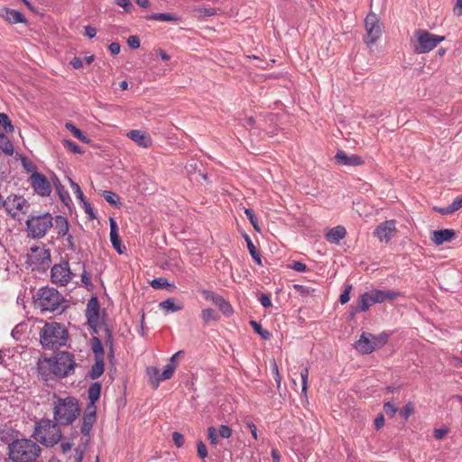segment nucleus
<instances>
[{"instance_id":"f257e3e1","label":"nucleus","mask_w":462,"mask_h":462,"mask_svg":"<svg viewBox=\"0 0 462 462\" xmlns=\"http://www.w3.org/2000/svg\"><path fill=\"white\" fill-rule=\"evenodd\" d=\"M75 360L69 352H60L51 358H45L39 363V372L47 381L51 374L63 378L74 372Z\"/></svg>"},{"instance_id":"f03ea898","label":"nucleus","mask_w":462,"mask_h":462,"mask_svg":"<svg viewBox=\"0 0 462 462\" xmlns=\"http://www.w3.org/2000/svg\"><path fill=\"white\" fill-rule=\"evenodd\" d=\"M9 457L14 462H32L41 454L39 445L27 439H16L9 447Z\"/></svg>"},{"instance_id":"7ed1b4c3","label":"nucleus","mask_w":462,"mask_h":462,"mask_svg":"<svg viewBox=\"0 0 462 462\" xmlns=\"http://www.w3.org/2000/svg\"><path fill=\"white\" fill-rule=\"evenodd\" d=\"M79 406L76 398H58L53 408V416L60 425L71 424L79 415Z\"/></svg>"},{"instance_id":"20e7f679","label":"nucleus","mask_w":462,"mask_h":462,"mask_svg":"<svg viewBox=\"0 0 462 462\" xmlns=\"http://www.w3.org/2000/svg\"><path fill=\"white\" fill-rule=\"evenodd\" d=\"M41 344L48 349L66 345L68 340V331L64 326L57 322L46 323L42 328Z\"/></svg>"},{"instance_id":"39448f33","label":"nucleus","mask_w":462,"mask_h":462,"mask_svg":"<svg viewBox=\"0 0 462 462\" xmlns=\"http://www.w3.org/2000/svg\"><path fill=\"white\" fill-rule=\"evenodd\" d=\"M445 40L444 36L436 35L427 30L418 29L411 38L412 51L416 54L428 53Z\"/></svg>"},{"instance_id":"423d86ee","label":"nucleus","mask_w":462,"mask_h":462,"mask_svg":"<svg viewBox=\"0 0 462 462\" xmlns=\"http://www.w3.org/2000/svg\"><path fill=\"white\" fill-rule=\"evenodd\" d=\"M33 437L42 444L51 447L60 440L61 431L57 423L51 420H42L35 427Z\"/></svg>"},{"instance_id":"0eeeda50","label":"nucleus","mask_w":462,"mask_h":462,"mask_svg":"<svg viewBox=\"0 0 462 462\" xmlns=\"http://www.w3.org/2000/svg\"><path fill=\"white\" fill-rule=\"evenodd\" d=\"M63 302V297L54 288H42L34 296V304L42 311H55Z\"/></svg>"},{"instance_id":"6e6552de","label":"nucleus","mask_w":462,"mask_h":462,"mask_svg":"<svg viewBox=\"0 0 462 462\" xmlns=\"http://www.w3.org/2000/svg\"><path fill=\"white\" fill-rule=\"evenodd\" d=\"M53 226V217L50 213L30 216L26 220V232L29 237L40 239Z\"/></svg>"},{"instance_id":"1a4fd4ad","label":"nucleus","mask_w":462,"mask_h":462,"mask_svg":"<svg viewBox=\"0 0 462 462\" xmlns=\"http://www.w3.org/2000/svg\"><path fill=\"white\" fill-rule=\"evenodd\" d=\"M388 341V335L382 333L380 335H373L371 333L364 332L360 338L356 342V349L363 354L368 355L374 352L376 348L383 346Z\"/></svg>"},{"instance_id":"9d476101","label":"nucleus","mask_w":462,"mask_h":462,"mask_svg":"<svg viewBox=\"0 0 462 462\" xmlns=\"http://www.w3.org/2000/svg\"><path fill=\"white\" fill-rule=\"evenodd\" d=\"M74 277L68 261L55 263L51 269V280L59 286H66Z\"/></svg>"},{"instance_id":"9b49d317","label":"nucleus","mask_w":462,"mask_h":462,"mask_svg":"<svg viewBox=\"0 0 462 462\" xmlns=\"http://www.w3.org/2000/svg\"><path fill=\"white\" fill-rule=\"evenodd\" d=\"M365 42L373 45L382 35V28L377 15L369 13L365 19Z\"/></svg>"},{"instance_id":"f8f14e48","label":"nucleus","mask_w":462,"mask_h":462,"mask_svg":"<svg viewBox=\"0 0 462 462\" xmlns=\"http://www.w3.org/2000/svg\"><path fill=\"white\" fill-rule=\"evenodd\" d=\"M4 208L8 214L15 217L19 213H26L29 204L23 197L11 195L5 199Z\"/></svg>"},{"instance_id":"ddd939ff","label":"nucleus","mask_w":462,"mask_h":462,"mask_svg":"<svg viewBox=\"0 0 462 462\" xmlns=\"http://www.w3.org/2000/svg\"><path fill=\"white\" fill-rule=\"evenodd\" d=\"M28 258L32 264L38 265L44 269L49 267L51 263V251L46 249L44 245L32 247Z\"/></svg>"},{"instance_id":"4468645a","label":"nucleus","mask_w":462,"mask_h":462,"mask_svg":"<svg viewBox=\"0 0 462 462\" xmlns=\"http://www.w3.org/2000/svg\"><path fill=\"white\" fill-rule=\"evenodd\" d=\"M397 233L395 220H386L376 226L374 235L381 242L388 243Z\"/></svg>"},{"instance_id":"2eb2a0df","label":"nucleus","mask_w":462,"mask_h":462,"mask_svg":"<svg viewBox=\"0 0 462 462\" xmlns=\"http://www.w3.org/2000/svg\"><path fill=\"white\" fill-rule=\"evenodd\" d=\"M34 191L42 197H47L51 192V186L47 178L39 172H33L30 178Z\"/></svg>"},{"instance_id":"dca6fc26","label":"nucleus","mask_w":462,"mask_h":462,"mask_svg":"<svg viewBox=\"0 0 462 462\" xmlns=\"http://www.w3.org/2000/svg\"><path fill=\"white\" fill-rule=\"evenodd\" d=\"M99 310L100 307L97 299L95 297L91 298L87 304L86 318L88 325L92 328H96L99 324Z\"/></svg>"},{"instance_id":"f3484780","label":"nucleus","mask_w":462,"mask_h":462,"mask_svg":"<svg viewBox=\"0 0 462 462\" xmlns=\"http://www.w3.org/2000/svg\"><path fill=\"white\" fill-rule=\"evenodd\" d=\"M0 17L11 24L27 23V19L22 13L8 7H3L0 9Z\"/></svg>"},{"instance_id":"a211bd4d","label":"nucleus","mask_w":462,"mask_h":462,"mask_svg":"<svg viewBox=\"0 0 462 462\" xmlns=\"http://www.w3.org/2000/svg\"><path fill=\"white\" fill-rule=\"evenodd\" d=\"M369 292L372 295L373 300L375 303H382L385 300H393L401 295L399 291L389 290H371Z\"/></svg>"},{"instance_id":"6ab92c4d","label":"nucleus","mask_w":462,"mask_h":462,"mask_svg":"<svg viewBox=\"0 0 462 462\" xmlns=\"http://www.w3.org/2000/svg\"><path fill=\"white\" fill-rule=\"evenodd\" d=\"M127 137L143 148H148L152 144V138L141 130H131L126 134Z\"/></svg>"},{"instance_id":"aec40b11","label":"nucleus","mask_w":462,"mask_h":462,"mask_svg":"<svg viewBox=\"0 0 462 462\" xmlns=\"http://www.w3.org/2000/svg\"><path fill=\"white\" fill-rule=\"evenodd\" d=\"M180 354L181 352L179 351L171 357L169 363L166 365L160 377H156V386H158L161 381L169 380L173 376V374L178 366L176 359Z\"/></svg>"},{"instance_id":"412c9836","label":"nucleus","mask_w":462,"mask_h":462,"mask_svg":"<svg viewBox=\"0 0 462 462\" xmlns=\"http://www.w3.org/2000/svg\"><path fill=\"white\" fill-rule=\"evenodd\" d=\"M336 161L340 165L346 166H358L363 164V160L356 154L347 155L343 151H338L335 156Z\"/></svg>"},{"instance_id":"4be33fe9","label":"nucleus","mask_w":462,"mask_h":462,"mask_svg":"<svg viewBox=\"0 0 462 462\" xmlns=\"http://www.w3.org/2000/svg\"><path fill=\"white\" fill-rule=\"evenodd\" d=\"M53 226L57 234V239L64 238L69 232V224L62 216H56L53 219Z\"/></svg>"},{"instance_id":"5701e85b","label":"nucleus","mask_w":462,"mask_h":462,"mask_svg":"<svg viewBox=\"0 0 462 462\" xmlns=\"http://www.w3.org/2000/svg\"><path fill=\"white\" fill-rule=\"evenodd\" d=\"M110 224V241L113 247L118 254H123L122 243L118 235V227L116 220L112 217L109 219Z\"/></svg>"},{"instance_id":"b1692460","label":"nucleus","mask_w":462,"mask_h":462,"mask_svg":"<svg viewBox=\"0 0 462 462\" xmlns=\"http://www.w3.org/2000/svg\"><path fill=\"white\" fill-rule=\"evenodd\" d=\"M455 232L452 229H441L433 232L432 241L439 245L445 242H448L455 237Z\"/></svg>"},{"instance_id":"393cba45","label":"nucleus","mask_w":462,"mask_h":462,"mask_svg":"<svg viewBox=\"0 0 462 462\" xmlns=\"http://www.w3.org/2000/svg\"><path fill=\"white\" fill-rule=\"evenodd\" d=\"M346 228L342 226H337L336 227L329 229V231L326 235V237L329 242L337 244L341 239H343L346 236Z\"/></svg>"},{"instance_id":"a878e982","label":"nucleus","mask_w":462,"mask_h":462,"mask_svg":"<svg viewBox=\"0 0 462 462\" xmlns=\"http://www.w3.org/2000/svg\"><path fill=\"white\" fill-rule=\"evenodd\" d=\"M104 373V360L102 356L96 358L95 364L89 371V377L91 379H97Z\"/></svg>"},{"instance_id":"bb28decb","label":"nucleus","mask_w":462,"mask_h":462,"mask_svg":"<svg viewBox=\"0 0 462 462\" xmlns=\"http://www.w3.org/2000/svg\"><path fill=\"white\" fill-rule=\"evenodd\" d=\"M373 304H374V302L373 300L372 295L369 291H367V292L363 293L359 297L358 303H357V309H358V310L365 312V311L368 310L370 306H372Z\"/></svg>"},{"instance_id":"cd10ccee","label":"nucleus","mask_w":462,"mask_h":462,"mask_svg":"<svg viewBox=\"0 0 462 462\" xmlns=\"http://www.w3.org/2000/svg\"><path fill=\"white\" fill-rule=\"evenodd\" d=\"M146 20H155V21H162V22H178L179 17L175 14L169 13H157L152 14L150 15L145 16Z\"/></svg>"},{"instance_id":"c85d7f7f","label":"nucleus","mask_w":462,"mask_h":462,"mask_svg":"<svg viewBox=\"0 0 462 462\" xmlns=\"http://www.w3.org/2000/svg\"><path fill=\"white\" fill-rule=\"evenodd\" d=\"M245 237L247 248H248V251H249L251 256L253 257L254 261L255 262V263L257 265L262 266L263 263H262L260 253L257 251V249H256L255 245H254V243L252 242L251 238L247 235H245Z\"/></svg>"},{"instance_id":"c756f323","label":"nucleus","mask_w":462,"mask_h":462,"mask_svg":"<svg viewBox=\"0 0 462 462\" xmlns=\"http://www.w3.org/2000/svg\"><path fill=\"white\" fill-rule=\"evenodd\" d=\"M0 150L6 155H13L14 146L9 138L3 133H0Z\"/></svg>"},{"instance_id":"7c9ffc66","label":"nucleus","mask_w":462,"mask_h":462,"mask_svg":"<svg viewBox=\"0 0 462 462\" xmlns=\"http://www.w3.org/2000/svg\"><path fill=\"white\" fill-rule=\"evenodd\" d=\"M101 393V383H93L88 391V400L91 402H96L99 397Z\"/></svg>"},{"instance_id":"2f4dec72","label":"nucleus","mask_w":462,"mask_h":462,"mask_svg":"<svg viewBox=\"0 0 462 462\" xmlns=\"http://www.w3.org/2000/svg\"><path fill=\"white\" fill-rule=\"evenodd\" d=\"M160 308L166 311L175 312L181 310L183 306L181 304H175L171 299H167L160 303Z\"/></svg>"},{"instance_id":"473e14b6","label":"nucleus","mask_w":462,"mask_h":462,"mask_svg":"<svg viewBox=\"0 0 462 462\" xmlns=\"http://www.w3.org/2000/svg\"><path fill=\"white\" fill-rule=\"evenodd\" d=\"M151 286L153 288V289H156V290H159V289H173L175 288V286L171 283H169L167 279L165 278H162V277H160V278H156V279H153L151 282H150Z\"/></svg>"},{"instance_id":"72a5a7b5","label":"nucleus","mask_w":462,"mask_h":462,"mask_svg":"<svg viewBox=\"0 0 462 462\" xmlns=\"http://www.w3.org/2000/svg\"><path fill=\"white\" fill-rule=\"evenodd\" d=\"M65 126L68 130H69L72 133V134L76 138H78L79 140H80L81 142H83L85 143H89V139L79 128H77L73 124L67 123Z\"/></svg>"},{"instance_id":"f704fd0d","label":"nucleus","mask_w":462,"mask_h":462,"mask_svg":"<svg viewBox=\"0 0 462 462\" xmlns=\"http://www.w3.org/2000/svg\"><path fill=\"white\" fill-rule=\"evenodd\" d=\"M102 196L106 202L115 207H119V196L113 191L103 190Z\"/></svg>"},{"instance_id":"c9c22d12","label":"nucleus","mask_w":462,"mask_h":462,"mask_svg":"<svg viewBox=\"0 0 462 462\" xmlns=\"http://www.w3.org/2000/svg\"><path fill=\"white\" fill-rule=\"evenodd\" d=\"M91 348H92V351L94 352V354L96 356V358H97L99 356L103 357V356H104V349H103L102 342L100 341L99 338L94 337L91 339Z\"/></svg>"},{"instance_id":"e433bc0d","label":"nucleus","mask_w":462,"mask_h":462,"mask_svg":"<svg viewBox=\"0 0 462 462\" xmlns=\"http://www.w3.org/2000/svg\"><path fill=\"white\" fill-rule=\"evenodd\" d=\"M219 309V310L225 315V316H230L233 313V308L230 305L228 301H226L223 297H221L217 302V305Z\"/></svg>"},{"instance_id":"4c0bfd02","label":"nucleus","mask_w":462,"mask_h":462,"mask_svg":"<svg viewBox=\"0 0 462 462\" xmlns=\"http://www.w3.org/2000/svg\"><path fill=\"white\" fill-rule=\"evenodd\" d=\"M96 421V418H93L91 416H83V422L81 426V432L84 435H88L94 423Z\"/></svg>"},{"instance_id":"58836bf2","label":"nucleus","mask_w":462,"mask_h":462,"mask_svg":"<svg viewBox=\"0 0 462 462\" xmlns=\"http://www.w3.org/2000/svg\"><path fill=\"white\" fill-rule=\"evenodd\" d=\"M201 319L205 323H208L211 320H217L218 316L212 309H204L200 313Z\"/></svg>"},{"instance_id":"ea45409f","label":"nucleus","mask_w":462,"mask_h":462,"mask_svg":"<svg viewBox=\"0 0 462 462\" xmlns=\"http://www.w3.org/2000/svg\"><path fill=\"white\" fill-rule=\"evenodd\" d=\"M250 324H251L252 328H254V330L257 334H259L262 337V338H263L265 340L270 338L271 333L268 330L263 329L258 322L252 320V321H250Z\"/></svg>"},{"instance_id":"a19ab883","label":"nucleus","mask_w":462,"mask_h":462,"mask_svg":"<svg viewBox=\"0 0 462 462\" xmlns=\"http://www.w3.org/2000/svg\"><path fill=\"white\" fill-rule=\"evenodd\" d=\"M201 294L206 300L211 301L214 305H217V302H218L219 299L222 297L208 290H202Z\"/></svg>"},{"instance_id":"79ce46f5","label":"nucleus","mask_w":462,"mask_h":462,"mask_svg":"<svg viewBox=\"0 0 462 462\" xmlns=\"http://www.w3.org/2000/svg\"><path fill=\"white\" fill-rule=\"evenodd\" d=\"M0 125H2L7 132H14V126L11 124L8 116L5 113H0Z\"/></svg>"},{"instance_id":"37998d69","label":"nucleus","mask_w":462,"mask_h":462,"mask_svg":"<svg viewBox=\"0 0 462 462\" xmlns=\"http://www.w3.org/2000/svg\"><path fill=\"white\" fill-rule=\"evenodd\" d=\"M300 377H301V382H302L301 392H302V393L306 394L307 389H308V379H309V368L308 367H304L300 371Z\"/></svg>"},{"instance_id":"c03bdc74","label":"nucleus","mask_w":462,"mask_h":462,"mask_svg":"<svg viewBox=\"0 0 462 462\" xmlns=\"http://www.w3.org/2000/svg\"><path fill=\"white\" fill-rule=\"evenodd\" d=\"M245 213L248 219L250 220L251 224L253 225L254 228L260 232V227L258 225L257 218L254 217V211L250 208H245Z\"/></svg>"},{"instance_id":"a18cd8bd","label":"nucleus","mask_w":462,"mask_h":462,"mask_svg":"<svg viewBox=\"0 0 462 462\" xmlns=\"http://www.w3.org/2000/svg\"><path fill=\"white\" fill-rule=\"evenodd\" d=\"M208 438L212 445L217 446L218 444L217 431L214 427L208 429Z\"/></svg>"},{"instance_id":"49530a36","label":"nucleus","mask_w":462,"mask_h":462,"mask_svg":"<svg viewBox=\"0 0 462 462\" xmlns=\"http://www.w3.org/2000/svg\"><path fill=\"white\" fill-rule=\"evenodd\" d=\"M84 416H87V417L91 416L93 418H97L96 402H89V403L87 405V407L85 409Z\"/></svg>"},{"instance_id":"de8ad7c7","label":"nucleus","mask_w":462,"mask_h":462,"mask_svg":"<svg viewBox=\"0 0 462 462\" xmlns=\"http://www.w3.org/2000/svg\"><path fill=\"white\" fill-rule=\"evenodd\" d=\"M196 12L199 14L200 17L213 16L217 14V9L213 7L209 8H198Z\"/></svg>"},{"instance_id":"09e8293b","label":"nucleus","mask_w":462,"mask_h":462,"mask_svg":"<svg viewBox=\"0 0 462 462\" xmlns=\"http://www.w3.org/2000/svg\"><path fill=\"white\" fill-rule=\"evenodd\" d=\"M63 239L65 241L66 247L70 251H75L76 245H75V239H74V236H72V234H70L69 232L68 235H66V236Z\"/></svg>"},{"instance_id":"8fccbe9b","label":"nucleus","mask_w":462,"mask_h":462,"mask_svg":"<svg viewBox=\"0 0 462 462\" xmlns=\"http://www.w3.org/2000/svg\"><path fill=\"white\" fill-rule=\"evenodd\" d=\"M289 267L296 272H306L307 271V265L299 261H293Z\"/></svg>"},{"instance_id":"3c124183","label":"nucleus","mask_w":462,"mask_h":462,"mask_svg":"<svg viewBox=\"0 0 462 462\" xmlns=\"http://www.w3.org/2000/svg\"><path fill=\"white\" fill-rule=\"evenodd\" d=\"M197 452H198V456L199 458L203 459V458L207 457L208 449H207L206 445L202 441L198 442Z\"/></svg>"},{"instance_id":"603ef678","label":"nucleus","mask_w":462,"mask_h":462,"mask_svg":"<svg viewBox=\"0 0 462 462\" xmlns=\"http://www.w3.org/2000/svg\"><path fill=\"white\" fill-rule=\"evenodd\" d=\"M115 3L124 8L126 13H131L133 5L130 0H115Z\"/></svg>"},{"instance_id":"864d4df0","label":"nucleus","mask_w":462,"mask_h":462,"mask_svg":"<svg viewBox=\"0 0 462 462\" xmlns=\"http://www.w3.org/2000/svg\"><path fill=\"white\" fill-rule=\"evenodd\" d=\"M69 183H70V186L73 189L77 198L83 201L85 197H84V194H83L79 185L78 183L74 182L70 179H69Z\"/></svg>"},{"instance_id":"5fc2aeb1","label":"nucleus","mask_w":462,"mask_h":462,"mask_svg":"<svg viewBox=\"0 0 462 462\" xmlns=\"http://www.w3.org/2000/svg\"><path fill=\"white\" fill-rule=\"evenodd\" d=\"M218 434L224 439H228L232 435V430L226 425H221L218 430Z\"/></svg>"},{"instance_id":"6e6d98bb","label":"nucleus","mask_w":462,"mask_h":462,"mask_svg":"<svg viewBox=\"0 0 462 462\" xmlns=\"http://www.w3.org/2000/svg\"><path fill=\"white\" fill-rule=\"evenodd\" d=\"M127 44L132 49H138L140 47V39L136 35H132L127 39Z\"/></svg>"},{"instance_id":"4d7b16f0","label":"nucleus","mask_w":462,"mask_h":462,"mask_svg":"<svg viewBox=\"0 0 462 462\" xmlns=\"http://www.w3.org/2000/svg\"><path fill=\"white\" fill-rule=\"evenodd\" d=\"M64 145L71 152H73L74 153H81V149L80 147L75 143L74 142L72 141H65L64 142Z\"/></svg>"},{"instance_id":"13d9d810","label":"nucleus","mask_w":462,"mask_h":462,"mask_svg":"<svg viewBox=\"0 0 462 462\" xmlns=\"http://www.w3.org/2000/svg\"><path fill=\"white\" fill-rule=\"evenodd\" d=\"M383 411H384V412H385L388 416H390V417H393V416H394V414H395V413H396V411H397V409L395 408V406H394L393 403H391V402H386V403H384V405H383Z\"/></svg>"},{"instance_id":"bf43d9fd","label":"nucleus","mask_w":462,"mask_h":462,"mask_svg":"<svg viewBox=\"0 0 462 462\" xmlns=\"http://www.w3.org/2000/svg\"><path fill=\"white\" fill-rule=\"evenodd\" d=\"M172 440L178 448H180L183 446L184 437L182 434L175 431L172 433Z\"/></svg>"},{"instance_id":"052dcab7","label":"nucleus","mask_w":462,"mask_h":462,"mask_svg":"<svg viewBox=\"0 0 462 462\" xmlns=\"http://www.w3.org/2000/svg\"><path fill=\"white\" fill-rule=\"evenodd\" d=\"M147 374H149L152 381L156 383V377H160L161 374L158 368L150 366L147 368Z\"/></svg>"},{"instance_id":"680f3d73","label":"nucleus","mask_w":462,"mask_h":462,"mask_svg":"<svg viewBox=\"0 0 462 462\" xmlns=\"http://www.w3.org/2000/svg\"><path fill=\"white\" fill-rule=\"evenodd\" d=\"M22 163H23V168L27 171H30V172H37L35 170H36V166L32 162H30L29 160H27L26 158H23L22 159Z\"/></svg>"},{"instance_id":"e2e57ef3","label":"nucleus","mask_w":462,"mask_h":462,"mask_svg":"<svg viewBox=\"0 0 462 462\" xmlns=\"http://www.w3.org/2000/svg\"><path fill=\"white\" fill-rule=\"evenodd\" d=\"M351 289H352V286L350 285L347 288H346V290L340 295L339 301L341 304H346V302H348V300L350 299L349 293H350Z\"/></svg>"},{"instance_id":"0e129e2a","label":"nucleus","mask_w":462,"mask_h":462,"mask_svg":"<svg viewBox=\"0 0 462 462\" xmlns=\"http://www.w3.org/2000/svg\"><path fill=\"white\" fill-rule=\"evenodd\" d=\"M451 206V211H457L458 209H460L462 208V195L461 196H458L457 197L453 202L450 204Z\"/></svg>"},{"instance_id":"69168bd1","label":"nucleus","mask_w":462,"mask_h":462,"mask_svg":"<svg viewBox=\"0 0 462 462\" xmlns=\"http://www.w3.org/2000/svg\"><path fill=\"white\" fill-rule=\"evenodd\" d=\"M448 431L449 430L448 428L436 429L434 430V437L437 439H442L448 433Z\"/></svg>"},{"instance_id":"338daca9","label":"nucleus","mask_w":462,"mask_h":462,"mask_svg":"<svg viewBox=\"0 0 462 462\" xmlns=\"http://www.w3.org/2000/svg\"><path fill=\"white\" fill-rule=\"evenodd\" d=\"M413 411V408L412 406L409 403L407 405H405L403 407V409H402V411H400V414L401 416H402L403 418L405 419H408L410 417V415L411 414Z\"/></svg>"},{"instance_id":"774afa93","label":"nucleus","mask_w":462,"mask_h":462,"mask_svg":"<svg viewBox=\"0 0 462 462\" xmlns=\"http://www.w3.org/2000/svg\"><path fill=\"white\" fill-rule=\"evenodd\" d=\"M294 290L301 296L308 295L310 291V290L309 288H307L303 285H300V284H295Z\"/></svg>"}]
</instances>
